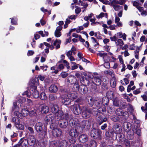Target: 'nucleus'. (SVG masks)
<instances>
[{
  "label": "nucleus",
  "mask_w": 147,
  "mask_h": 147,
  "mask_svg": "<svg viewBox=\"0 0 147 147\" xmlns=\"http://www.w3.org/2000/svg\"><path fill=\"white\" fill-rule=\"evenodd\" d=\"M18 102H14L13 103V106L12 107V110L14 111V114L17 116L19 118H22L24 117L27 116L28 114V111L25 109H22L21 111V113L19 112V108L18 106Z\"/></svg>",
  "instance_id": "1"
},
{
  "label": "nucleus",
  "mask_w": 147,
  "mask_h": 147,
  "mask_svg": "<svg viewBox=\"0 0 147 147\" xmlns=\"http://www.w3.org/2000/svg\"><path fill=\"white\" fill-rule=\"evenodd\" d=\"M82 117L86 119L89 117L90 116V114H92L94 115L97 114L96 109L93 110L92 108L89 109L86 107L84 106L82 107Z\"/></svg>",
  "instance_id": "2"
},
{
  "label": "nucleus",
  "mask_w": 147,
  "mask_h": 147,
  "mask_svg": "<svg viewBox=\"0 0 147 147\" xmlns=\"http://www.w3.org/2000/svg\"><path fill=\"white\" fill-rule=\"evenodd\" d=\"M32 82L33 83L34 86L32 87L30 90V92L32 96V97L35 98H37L39 97V93L38 91L36 90V86L39 84V80L38 78H35L32 81Z\"/></svg>",
  "instance_id": "3"
},
{
  "label": "nucleus",
  "mask_w": 147,
  "mask_h": 147,
  "mask_svg": "<svg viewBox=\"0 0 147 147\" xmlns=\"http://www.w3.org/2000/svg\"><path fill=\"white\" fill-rule=\"evenodd\" d=\"M42 127V123L41 122H38L36 123L35 129L38 134L39 136L43 138L46 135L47 133L45 131L43 130Z\"/></svg>",
  "instance_id": "4"
},
{
  "label": "nucleus",
  "mask_w": 147,
  "mask_h": 147,
  "mask_svg": "<svg viewBox=\"0 0 147 147\" xmlns=\"http://www.w3.org/2000/svg\"><path fill=\"white\" fill-rule=\"evenodd\" d=\"M79 134L76 129H72L70 131L69 134L71 138L69 139L70 143L72 144L75 143L76 141V137H77Z\"/></svg>",
  "instance_id": "5"
},
{
  "label": "nucleus",
  "mask_w": 147,
  "mask_h": 147,
  "mask_svg": "<svg viewBox=\"0 0 147 147\" xmlns=\"http://www.w3.org/2000/svg\"><path fill=\"white\" fill-rule=\"evenodd\" d=\"M55 120L56 121H59L63 119H67L69 116L67 113L64 114L61 110L59 111L55 114Z\"/></svg>",
  "instance_id": "6"
},
{
  "label": "nucleus",
  "mask_w": 147,
  "mask_h": 147,
  "mask_svg": "<svg viewBox=\"0 0 147 147\" xmlns=\"http://www.w3.org/2000/svg\"><path fill=\"white\" fill-rule=\"evenodd\" d=\"M70 108L72 110L73 113L75 114L78 115L81 113L82 109L78 104H74L71 106Z\"/></svg>",
  "instance_id": "7"
},
{
  "label": "nucleus",
  "mask_w": 147,
  "mask_h": 147,
  "mask_svg": "<svg viewBox=\"0 0 147 147\" xmlns=\"http://www.w3.org/2000/svg\"><path fill=\"white\" fill-rule=\"evenodd\" d=\"M67 119H63L59 121L58 125L59 127L62 129H65L67 126L68 123Z\"/></svg>",
  "instance_id": "8"
},
{
  "label": "nucleus",
  "mask_w": 147,
  "mask_h": 147,
  "mask_svg": "<svg viewBox=\"0 0 147 147\" xmlns=\"http://www.w3.org/2000/svg\"><path fill=\"white\" fill-rule=\"evenodd\" d=\"M52 133L53 136L56 137H60L62 135V132L61 129L58 128H53V130L52 131Z\"/></svg>",
  "instance_id": "9"
},
{
  "label": "nucleus",
  "mask_w": 147,
  "mask_h": 147,
  "mask_svg": "<svg viewBox=\"0 0 147 147\" xmlns=\"http://www.w3.org/2000/svg\"><path fill=\"white\" fill-rule=\"evenodd\" d=\"M101 134V131L100 130L93 129L91 131L90 135L91 137L94 138L96 136H99Z\"/></svg>",
  "instance_id": "10"
},
{
  "label": "nucleus",
  "mask_w": 147,
  "mask_h": 147,
  "mask_svg": "<svg viewBox=\"0 0 147 147\" xmlns=\"http://www.w3.org/2000/svg\"><path fill=\"white\" fill-rule=\"evenodd\" d=\"M117 4H118V3H117V1L116 0H113L111 3V5L113 7L114 9L116 11H118L122 8V7L117 5Z\"/></svg>",
  "instance_id": "11"
},
{
  "label": "nucleus",
  "mask_w": 147,
  "mask_h": 147,
  "mask_svg": "<svg viewBox=\"0 0 147 147\" xmlns=\"http://www.w3.org/2000/svg\"><path fill=\"white\" fill-rule=\"evenodd\" d=\"M122 130L119 124H115L113 126V131L115 134H120Z\"/></svg>",
  "instance_id": "12"
},
{
  "label": "nucleus",
  "mask_w": 147,
  "mask_h": 147,
  "mask_svg": "<svg viewBox=\"0 0 147 147\" xmlns=\"http://www.w3.org/2000/svg\"><path fill=\"white\" fill-rule=\"evenodd\" d=\"M93 83L96 85H99L101 84L102 80L98 76H95L94 77L92 80Z\"/></svg>",
  "instance_id": "13"
},
{
  "label": "nucleus",
  "mask_w": 147,
  "mask_h": 147,
  "mask_svg": "<svg viewBox=\"0 0 147 147\" xmlns=\"http://www.w3.org/2000/svg\"><path fill=\"white\" fill-rule=\"evenodd\" d=\"M94 103L96 108L95 109L92 108V109L93 110H94L95 109H96L98 113V110L100 109H102L101 108L102 107L103 105L102 104L101 102H99V99L98 98H96L94 100Z\"/></svg>",
  "instance_id": "14"
},
{
  "label": "nucleus",
  "mask_w": 147,
  "mask_h": 147,
  "mask_svg": "<svg viewBox=\"0 0 147 147\" xmlns=\"http://www.w3.org/2000/svg\"><path fill=\"white\" fill-rule=\"evenodd\" d=\"M54 117L53 115L51 114L48 115L45 118V121L46 124L51 123L53 122L54 119Z\"/></svg>",
  "instance_id": "15"
},
{
  "label": "nucleus",
  "mask_w": 147,
  "mask_h": 147,
  "mask_svg": "<svg viewBox=\"0 0 147 147\" xmlns=\"http://www.w3.org/2000/svg\"><path fill=\"white\" fill-rule=\"evenodd\" d=\"M88 140V136L84 134L81 135L79 138V141L82 143H84L87 142Z\"/></svg>",
  "instance_id": "16"
},
{
  "label": "nucleus",
  "mask_w": 147,
  "mask_h": 147,
  "mask_svg": "<svg viewBox=\"0 0 147 147\" xmlns=\"http://www.w3.org/2000/svg\"><path fill=\"white\" fill-rule=\"evenodd\" d=\"M131 126V124L130 123L126 122L124 123L123 127L124 130H125L126 131H127L130 130Z\"/></svg>",
  "instance_id": "17"
},
{
  "label": "nucleus",
  "mask_w": 147,
  "mask_h": 147,
  "mask_svg": "<svg viewBox=\"0 0 147 147\" xmlns=\"http://www.w3.org/2000/svg\"><path fill=\"white\" fill-rule=\"evenodd\" d=\"M78 96L77 93L75 92H72L68 94L67 97L70 100H74Z\"/></svg>",
  "instance_id": "18"
},
{
  "label": "nucleus",
  "mask_w": 147,
  "mask_h": 147,
  "mask_svg": "<svg viewBox=\"0 0 147 147\" xmlns=\"http://www.w3.org/2000/svg\"><path fill=\"white\" fill-rule=\"evenodd\" d=\"M19 143L22 147H27L28 146V141L26 139L22 138L19 142Z\"/></svg>",
  "instance_id": "19"
},
{
  "label": "nucleus",
  "mask_w": 147,
  "mask_h": 147,
  "mask_svg": "<svg viewBox=\"0 0 147 147\" xmlns=\"http://www.w3.org/2000/svg\"><path fill=\"white\" fill-rule=\"evenodd\" d=\"M49 91L52 93L56 92L58 90V88L55 84L51 85L49 88Z\"/></svg>",
  "instance_id": "20"
},
{
  "label": "nucleus",
  "mask_w": 147,
  "mask_h": 147,
  "mask_svg": "<svg viewBox=\"0 0 147 147\" xmlns=\"http://www.w3.org/2000/svg\"><path fill=\"white\" fill-rule=\"evenodd\" d=\"M27 140L28 143H29L31 146L33 145L35 142V139L34 136H30Z\"/></svg>",
  "instance_id": "21"
},
{
  "label": "nucleus",
  "mask_w": 147,
  "mask_h": 147,
  "mask_svg": "<svg viewBox=\"0 0 147 147\" xmlns=\"http://www.w3.org/2000/svg\"><path fill=\"white\" fill-rule=\"evenodd\" d=\"M41 112L42 114H46L49 111V108L48 107L44 105H41Z\"/></svg>",
  "instance_id": "22"
},
{
  "label": "nucleus",
  "mask_w": 147,
  "mask_h": 147,
  "mask_svg": "<svg viewBox=\"0 0 147 147\" xmlns=\"http://www.w3.org/2000/svg\"><path fill=\"white\" fill-rule=\"evenodd\" d=\"M51 111L52 113L55 114L58 112L59 111L61 110H59L58 105H56L52 104Z\"/></svg>",
  "instance_id": "23"
},
{
  "label": "nucleus",
  "mask_w": 147,
  "mask_h": 147,
  "mask_svg": "<svg viewBox=\"0 0 147 147\" xmlns=\"http://www.w3.org/2000/svg\"><path fill=\"white\" fill-rule=\"evenodd\" d=\"M120 18L116 16L115 17V23L117 24V25L115 27H121L123 26L122 23L121 22H119Z\"/></svg>",
  "instance_id": "24"
},
{
  "label": "nucleus",
  "mask_w": 147,
  "mask_h": 147,
  "mask_svg": "<svg viewBox=\"0 0 147 147\" xmlns=\"http://www.w3.org/2000/svg\"><path fill=\"white\" fill-rule=\"evenodd\" d=\"M78 120L75 118H72L69 120V122L72 124L71 126L74 127L78 123Z\"/></svg>",
  "instance_id": "25"
},
{
  "label": "nucleus",
  "mask_w": 147,
  "mask_h": 147,
  "mask_svg": "<svg viewBox=\"0 0 147 147\" xmlns=\"http://www.w3.org/2000/svg\"><path fill=\"white\" fill-rule=\"evenodd\" d=\"M12 122L14 123V126H15L17 124L20 123V121L18 117H14L12 119Z\"/></svg>",
  "instance_id": "26"
},
{
  "label": "nucleus",
  "mask_w": 147,
  "mask_h": 147,
  "mask_svg": "<svg viewBox=\"0 0 147 147\" xmlns=\"http://www.w3.org/2000/svg\"><path fill=\"white\" fill-rule=\"evenodd\" d=\"M62 102L65 105H69L71 102V100L69 98H64L62 100Z\"/></svg>",
  "instance_id": "27"
},
{
  "label": "nucleus",
  "mask_w": 147,
  "mask_h": 147,
  "mask_svg": "<svg viewBox=\"0 0 147 147\" xmlns=\"http://www.w3.org/2000/svg\"><path fill=\"white\" fill-rule=\"evenodd\" d=\"M68 142L65 140L61 141L59 144V147H67Z\"/></svg>",
  "instance_id": "28"
},
{
  "label": "nucleus",
  "mask_w": 147,
  "mask_h": 147,
  "mask_svg": "<svg viewBox=\"0 0 147 147\" xmlns=\"http://www.w3.org/2000/svg\"><path fill=\"white\" fill-rule=\"evenodd\" d=\"M109 100L108 98L106 97H104L103 98L102 100V102L103 105L107 106L108 104Z\"/></svg>",
  "instance_id": "29"
},
{
  "label": "nucleus",
  "mask_w": 147,
  "mask_h": 147,
  "mask_svg": "<svg viewBox=\"0 0 147 147\" xmlns=\"http://www.w3.org/2000/svg\"><path fill=\"white\" fill-rule=\"evenodd\" d=\"M107 97L108 98L112 99L114 98V94L113 92L111 91H109L107 93Z\"/></svg>",
  "instance_id": "30"
},
{
  "label": "nucleus",
  "mask_w": 147,
  "mask_h": 147,
  "mask_svg": "<svg viewBox=\"0 0 147 147\" xmlns=\"http://www.w3.org/2000/svg\"><path fill=\"white\" fill-rule=\"evenodd\" d=\"M116 114L119 116H121L124 113L123 111L120 108L117 109L116 111Z\"/></svg>",
  "instance_id": "31"
},
{
  "label": "nucleus",
  "mask_w": 147,
  "mask_h": 147,
  "mask_svg": "<svg viewBox=\"0 0 147 147\" xmlns=\"http://www.w3.org/2000/svg\"><path fill=\"white\" fill-rule=\"evenodd\" d=\"M115 44L117 46L119 45L120 46H123L124 44L123 41L121 39H118L115 42Z\"/></svg>",
  "instance_id": "32"
},
{
  "label": "nucleus",
  "mask_w": 147,
  "mask_h": 147,
  "mask_svg": "<svg viewBox=\"0 0 147 147\" xmlns=\"http://www.w3.org/2000/svg\"><path fill=\"white\" fill-rule=\"evenodd\" d=\"M40 98L42 100H45L47 99V97L45 92H42L40 94Z\"/></svg>",
  "instance_id": "33"
},
{
  "label": "nucleus",
  "mask_w": 147,
  "mask_h": 147,
  "mask_svg": "<svg viewBox=\"0 0 147 147\" xmlns=\"http://www.w3.org/2000/svg\"><path fill=\"white\" fill-rule=\"evenodd\" d=\"M120 104V101L117 99H115L113 101V104L115 106H118Z\"/></svg>",
  "instance_id": "34"
},
{
  "label": "nucleus",
  "mask_w": 147,
  "mask_h": 147,
  "mask_svg": "<svg viewBox=\"0 0 147 147\" xmlns=\"http://www.w3.org/2000/svg\"><path fill=\"white\" fill-rule=\"evenodd\" d=\"M15 127L16 128L20 130H23L24 129V125L20 123L17 124Z\"/></svg>",
  "instance_id": "35"
},
{
  "label": "nucleus",
  "mask_w": 147,
  "mask_h": 147,
  "mask_svg": "<svg viewBox=\"0 0 147 147\" xmlns=\"http://www.w3.org/2000/svg\"><path fill=\"white\" fill-rule=\"evenodd\" d=\"M107 14L106 13H104L102 12L99 15H96V18L98 19L104 17H107Z\"/></svg>",
  "instance_id": "36"
},
{
  "label": "nucleus",
  "mask_w": 147,
  "mask_h": 147,
  "mask_svg": "<svg viewBox=\"0 0 147 147\" xmlns=\"http://www.w3.org/2000/svg\"><path fill=\"white\" fill-rule=\"evenodd\" d=\"M89 99H88V104L91 106H92L94 102L93 98L91 97H89Z\"/></svg>",
  "instance_id": "37"
},
{
  "label": "nucleus",
  "mask_w": 147,
  "mask_h": 147,
  "mask_svg": "<svg viewBox=\"0 0 147 147\" xmlns=\"http://www.w3.org/2000/svg\"><path fill=\"white\" fill-rule=\"evenodd\" d=\"M134 132V131L132 132V133L131 134H130V132L129 131L128 132L127 136V137H128L129 139L131 140L133 138Z\"/></svg>",
  "instance_id": "38"
},
{
  "label": "nucleus",
  "mask_w": 147,
  "mask_h": 147,
  "mask_svg": "<svg viewBox=\"0 0 147 147\" xmlns=\"http://www.w3.org/2000/svg\"><path fill=\"white\" fill-rule=\"evenodd\" d=\"M95 20L96 19L95 18L91 19L90 20V21L92 22L91 24L92 26H95L97 23L98 24H99L98 22H95Z\"/></svg>",
  "instance_id": "39"
},
{
  "label": "nucleus",
  "mask_w": 147,
  "mask_h": 147,
  "mask_svg": "<svg viewBox=\"0 0 147 147\" xmlns=\"http://www.w3.org/2000/svg\"><path fill=\"white\" fill-rule=\"evenodd\" d=\"M54 34L55 36L57 37H59L61 35V32L60 31L56 30Z\"/></svg>",
  "instance_id": "40"
},
{
  "label": "nucleus",
  "mask_w": 147,
  "mask_h": 147,
  "mask_svg": "<svg viewBox=\"0 0 147 147\" xmlns=\"http://www.w3.org/2000/svg\"><path fill=\"white\" fill-rule=\"evenodd\" d=\"M63 62L65 66L66 67L67 69H69L70 68V66H69V63L66 60H63Z\"/></svg>",
  "instance_id": "41"
},
{
  "label": "nucleus",
  "mask_w": 147,
  "mask_h": 147,
  "mask_svg": "<svg viewBox=\"0 0 147 147\" xmlns=\"http://www.w3.org/2000/svg\"><path fill=\"white\" fill-rule=\"evenodd\" d=\"M106 72H107V74L112 76L114 77V73L113 71L111 69L107 71Z\"/></svg>",
  "instance_id": "42"
},
{
  "label": "nucleus",
  "mask_w": 147,
  "mask_h": 147,
  "mask_svg": "<svg viewBox=\"0 0 147 147\" xmlns=\"http://www.w3.org/2000/svg\"><path fill=\"white\" fill-rule=\"evenodd\" d=\"M29 114L31 116H35L36 114V110L34 109L31 110L30 111Z\"/></svg>",
  "instance_id": "43"
},
{
  "label": "nucleus",
  "mask_w": 147,
  "mask_h": 147,
  "mask_svg": "<svg viewBox=\"0 0 147 147\" xmlns=\"http://www.w3.org/2000/svg\"><path fill=\"white\" fill-rule=\"evenodd\" d=\"M57 98V96L55 95H51L50 96L49 98L51 100H54Z\"/></svg>",
  "instance_id": "44"
},
{
  "label": "nucleus",
  "mask_w": 147,
  "mask_h": 147,
  "mask_svg": "<svg viewBox=\"0 0 147 147\" xmlns=\"http://www.w3.org/2000/svg\"><path fill=\"white\" fill-rule=\"evenodd\" d=\"M104 66L105 67L107 68H109L110 67V63L109 61H105Z\"/></svg>",
  "instance_id": "45"
},
{
  "label": "nucleus",
  "mask_w": 147,
  "mask_h": 147,
  "mask_svg": "<svg viewBox=\"0 0 147 147\" xmlns=\"http://www.w3.org/2000/svg\"><path fill=\"white\" fill-rule=\"evenodd\" d=\"M68 75V74L65 72H63L61 74V76L62 78H65Z\"/></svg>",
  "instance_id": "46"
},
{
  "label": "nucleus",
  "mask_w": 147,
  "mask_h": 147,
  "mask_svg": "<svg viewBox=\"0 0 147 147\" xmlns=\"http://www.w3.org/2000/svg\"><path fill=\"white\" fill-rule=\"evenodd\" d=\"M125 144L126 147H129L130 146V142L127 140H125Z\"/></svg>",
  "instance_id": "47"
},
{
  "label": "nucleus",
  "mask_w": 147,
  "mask_h": 147,
  "mask_svg": "<svg viewBox=\"0 0 147 147\" xmlns=\"http://www.w3.org/2000/svg\"><path fill=\"white\" fill-rule=\"evenodd\" d=\"M103 59L105 61H109V57L107 55V53H106V55H104L103 57Z\"/></svg>",
  "instance_id": "48"
},
{
  "label": "nucleus",
  "mask_w": 147,
  "mask_h": 147,
  "mask_svg": "<svg viewBox=\"0 0 147 147\" xmlns=\"http://www.w3.org/2000/svg\"><path fill=\"white\" fill-rule=\"evenodd\" d=\"M103 59L105 61H109V57L107 55V53H106V55H104L103 57Z\"/></svg>",
  "instance_id": "49"
},
{
  "label": "nucleus",
  "mask_w": 147,
  "mask_h": 147,
  "mask_svg": "<svg viewBox=\"0 0 147 147\" xmlns=\"http://www.w3.org/2000/svg\"><path fill=\"white\" fill-rule=\"evenodd\" d=\"M103 59L105 61H109V57L107 55V53H106V55H104L103 57Z\"/></svg>",
  "instance_id": "50"
},
{
  "label": "nucleus",
  "mask_w": 147,
  "mask_h": 147,
  "mask_svg": "<svg viewBox=\"0 0 147 147\" xmlns=\"http://www.w3.org/2000/svg\"><path fill=\"white\" fill-rule=\"evenodd\" d=\"M76 8L75 10V13L77 14L79 13L81 11L80 8L77 6H76Z\"/></svg>",
  "instance_id": "51"
},
{
  "label": "nucleus",
  "mask_w": 147,
  "mask_h": 147,
  "mask_svg": "<svg viewBox=\"0 0 147 147\" xmlns=\"http://www.w3.org/2000/svg\"><path fill=\"white\" fill-rule=\"evenodd\" d=\"M76 49L75 47L74 46H73L72 47L70 51H71L74 55H75L76 54Z\"/></svg>",
  "instance_id": "52"
},
{
  "label": "nucleus",
  "mask_w": 147,
  "mask_h": 147,
  "mask_svg": "<svg viewBox=\"0 0 147 147\" xmlns=\"http://www.w3.org/2000/svg\"><path fill=\"white\" fill-rule=\"evenodd\" d=\"M117 3L121 5H123L125 2V0H116Z\"/></svg>",
  "instance_id": "53"
},
{
  "label": "nucleus",
  "mask_w": 147,
  "mask_h": 147,
  "mask_svg": "<svg viewBox=\"0 0 147 147\" xmlns=\"http://www.w3.org/2000/svg\"><path fill=\"white\" fill-rule=\"evenodd\" d=\"M76 87V90H78L79 89V85H78V82L76 81L75 83L74 84V87Z\"/></svg>",
  "instance_id": "54"
},
{
  "label": "nucleus",
  "mask_w": 147,
  "mask_h": 147,
  "mask_svg": "<svg viewBox=\"0 0 147 147\" xmlns=\"http://www.w3.org/2000/svg\"><path fill=\"white\" fill-rule=\"evenodd\" d=\"M27 129L30 131V133L31 134H33L34 133V131L32 127H28Z\"/></svg>",
  "instance_id": "55"
},
{
  "label": "nucleus",
  "mask_w": 147,
  "mask_h": 147,
  "mask_svg": "<svg viewBox=\"0 0 147 147\" xmlns=\"http://www.w3.org/2000/svg\"><path fill=\"white\" fill-rule=\"evenodd\" d=\"M111 86L113 88L115 87L116 86V83L114 81H111L110 82Z\"/></svg>",
  "instance_id": "56"
},
{
  "label": "nucleus",
  "mask_w": 147,
  "mask_h": 147,
  "mask_svg": "<svg viewBox=\"0 0 147 147\" xmlns=\"http://www.w3.org/2000/svg\"><path fill=\"white\" fill-rule=\"evenodd\" d=\"M72 53H72V52L71 51H69L66 54V55L68 57H70L72 55Z\"/></svg>",
  "instance_id": "57"
},
{
  "label": "nucleus",
  "mask_w": 147,
  "mask_h": 147,
  "mask_svg": "<svg viewBox=\"0 0 147 147\" xmlns=\"http://www.w3.org/2000/svg\"><path fill=\"white\" fill-rule=\"evenodd\" d=\"M136 133L139 136H141V131L140 129H136Z\"/></svg>",
  "instance_id": "58"
},
{
  "label": "nucleus",
  "mask_w": 147,
  "mask_h": 147,
  "mask_svg": "<svg viewBox=\"0 0 147 147\" xmlns=\"http://www.w3.org/2000/svg\"><path fill=\"white\" fill-rule=\"evenodd\" d=\"M34 53V52L32 50L28 51L27 53L28 56H30L32 55Z\"/></svg>",
  "instance_id": "59"
},
{
  "label": "nucleus",
  "mask_w": 147,
  "mask_h": 147,
  "mask_svg": "<svg viewBox=\"0 0 147 147\" xmlns=\"http://www.w3.org/2000/svg\"><path fill=\"white\" fill-rule=\"evenodd\" d=\"M110 38L112 41H114L116 42L117 40V38L115 36L110 37Z\"/></svg>",
  "instance_id": "60"
},
{
  "label": "nucleus",
  "mask_w": 147,
  "mask_h": 147,
  "mask_svg": "<svg viewBox=\"0 0 147 147\" xmlns=\"http://www.w3.org/2000/svg\"><path fill=\"white\" fill-rule=\"evenodd\" d=\"M78 65H79V64H77L72 66L71 67V70H74L78 68Z\"/></svg>",
  "instance_id": "61"
},
{
  "label": "nucleus",
  "mask_w": 147,
  "mask_h": 147,
  "mask_svg": "<svg viewBox=\"0 0 147 147\" xmlns=\"http://www.w3.org/2000/svg\"><path fill=\"white\" fill-rule=\"evenodd\" d=\"M84 84H85V85H89V82L88 80L85 79L84 80Z\"/></svg>",
  "instance_id": "62"
},
{
  "label": "nucleus",
  "mask_w": 147,
  "mask_h": 147,
  "mask_svg": "<svg viewBox=\"0 0 147 147\" xmlns=\"http://www.w3.org/2000/svg\"><path fill=\"white\" fill-rule=\"evenodd\" d=\"M38 78H39V80L41 81H43L45 78L44 76L41 75L38 76Z\"/></svg>",
  "instance_id": "63"
},
{
  "label": "nucleus",
  "mask_w": 147,
  "mask_h": 147,
  "mask_svg": "<svg viewBox=\"0 0 147 147\" xmlns=\"http://www.w3.org/2000/svg\"><path fill=\"white\" fill-rule=\"evenodd\" d=\"M111 58L110 59H109V61L110 62H114L116 60V59L113 56H111Z\"/></svg>",
  "instance_id": "64"
}]
</instances>
